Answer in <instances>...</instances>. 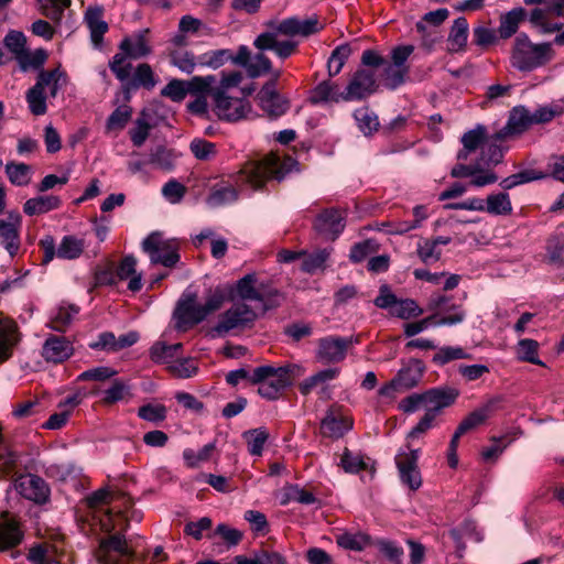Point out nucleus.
<instances>
[{"label":"nucleus","instance_id":"obj_1","mask_svg":"<svg viewBox=\"0 0 564 564\" xmlns=\"http://www.w3.org/2000/svg\"><path fill=\"white\" fill-rule=\"evenodd\" d=\"M451 302V297L434 293L427 301L426 310L432 312L431 315L403 325V333L406 337H413L430 327L453 326L460 324L466 318V312L460 304Z\"/></svg>","mask_w":564,"mask_h":564},{"label":"nucleus","instance_id":"obj_2","mask_svg":"<svg viewBox=\"0 0 564 564\" xmlns=\"http://www.w3.org/2000/svg\"><path fill=\"white\" fill-rule=\"evenodd\" d=\"M296 162L291 156L280 158L268 154L259 160L247 161L237 173L236 183L246 184L258 189L269 180L281 181L292 171Z\"/></svg>","mask_w":564,"mask_h":564},{"label":"nucleus","instance_id":"obj_3","mask_svg":"<svg viewBox=\"0 0 564 564\" xmlns=\"http://www.w3.org/2000/svg\"><path fill=\"white\" fill-rule=\"evenodd\" d=\"M387 64L386 58L375 50H366L361 54V67L349 78L346 91V101H360L373 95L379 84L375 70Z\"/></svg>","mask_w":564,"mask_h":564},{"label":"nucleus","instance_id":"obj_4","mask_svg":"<svg viewBox=\"0 0 564 564\" xmlns=\"http://www.w3.org/2000/svg\"><path fill=\"white\" fill-rule=\"evenodd\" d=\"M67 84L68 76L61 67L41 69L35 84L25 94L30 112L34 116L45 115L46 99L55 98Z\"/></svg>","mask_w":564,"mask_h":564},{"label":"nucleus","instance_id":"obj_5","mask_svg":"<svg viewBox=\"0 0 564 564\" xmlns=\"http://www.w3.org/2000/svg\"><path fill=\"white\" fill-rule=\"evenodd\" d=\"M224 300L223 292L215 291L207 297L205 304H199L197 303L196 293L186 291L180 299L174 312L176 328L186 330L203 322L209 314L221 307Z\"/></svg>","mask_w":564,"mask_h":564},{"label":"nucleus","instance_id":"obj_6","mask_svg":"<svg viewBox=\"0 0 564 564\" xmlns=\"http://www.w3.org/2000/svg\"><path fill=\"white\" fill-rule=\"evenodd\" d=\"M554 55L552 43L534 44L527 34L520 33L514 40L511 63L519 70L529 72L545 65Z\"/></svg>","mask_w":564,"mask_h":564},{"label":"nucleus","instance_id":"obj_7","mask_svg":"<svg viewBox=\"0 0 564 564\" xmlns=\"http://www.w3.org/2000/svg\"><path fill=\"white\" fill-rule=\"evenodd\" d=\"M250 382L259 386L258 392L262 398L275 400L292 383L291 367H257L251 373Z\"/></svg>","mask_w":564,"mask_h":564},{"label":"nucleus","instance_id":"obj_8","mask_svg":"<svg viewBox=\"0 0 564 564\" xmlns=\"http://www.w3.org/2000/svg\"><path fill=\"white\" fill-rule=\"evenodd\" d=\"M95 556L99 564H141L121 533L101 539Z\"/></svg>","mask_w":564,"mask_h":564},{"label":"nucleus","instance_id":"obj_9","mask_svg":"<svg viewBox=\"0 0 564 564\" xmlns=\"http://www.w3.org/2000/svg\"><path fill=\"white\" fill-rule=\"evenodd\" d=\"M425 372L422 360L412 358L397 372V375L379 390V394L386 398H394L395 393H402L420 384Z\"/></svg>","mask_w":564,"mask_h":564},{"label":"nucleus","instance_id":"obj_10","mask_svg":"<svg viewBox=\"0 0 564 564\" xmlns=\"http://www.w3.org/2000/svg\"><path fill=\"white\" fill-rule=\"evenodd\" d=\"M564 17V0H546L528 13L531 25L543 34H553L563 29L558 18Z\"/></svg>","mask_w":564,"mask_h":564},{"label":"nucleus","instance_id":"obj_11","mask_svg":"<svg viewBox=\"0 0 564 564\" xmlns=\"http://www.w3.org/2000/svg\"><path fill=\"white\" fill-rule=\"evenodd\" d=\"M142 249L152 263L173 268L180 261V243L176 239H164L161 232L150 234L142 242Z\"/></svg>","mask_w":564,"mask_h":564},{"label":"nucleus","instance_id":"obj_12","mask_svg":"<svg viewBox=\"0 0 564 564\" xmlns=\"http://www.w3.org/2000/svg\"><path fill=\"white\" fill-rule=\"evenodd\" d=\"M259 308L250 306L247 303H236L225 313H223L213 327V333L217 336H225L236 328H245L253 324L258 317Z\"/></svg>","mask_w":564,"mask_h":564},{"label":"nucleus","instance_id":"obj_13","mask_svg":"<svg viewBox=\"0 0 564 564\" xmlns=\"http://www.w3.org/2000/svg\"><path fill=\"white\" fill-rule=\"evenodd\" d=\"M373 303L377 307L388 310L392 316L401 319L419 317L424 313L414 300H399L387 284L380 286L379 295Z\"/></svg>","mask_w":564,"mask_h":564},{"label":"nucleus","instance_id":"obj_14","mask_svg":"<svg viewBox=\"0 0 564 564\" xmlns=\"http://www.w3.org/2000/svg\"><path fill=\"white\" fill-rule=\"evenodd\" d=\"M282 72L275 69L273 78L268 80L257 95L260 108L271 118L283 116L290 108V101L276 90L278 79Z\"/></svg>","mask_w":564,"mask_h":564},{"label":"nucleus","instance_id":"obj_15","mask_svg":"<svg viewBox=\"0 0 564 564\" xmlns=\"http://www.w3.org/2000/svg\"><path fill=\"white\" fill-rule=\"evenodd\" d=\"M237 294L243 301L256 302L254 307L261 312H265L279 297L276 290H264L262 286L257 285L256 274H247L237 282Z\"/></svg>","mask_w":564,"mask_h":564},{"label":"nucleus","instance_id":"obj_16","mask_svg":"<svg viewBox=\"0 0 564 564\" xmlns=\"http://www.w3.org/2000/svg\"><path fill=\"white\" fill-rule=\"evenodd\" d=\"M354 345L352 337L326 336L318 340L316 359L322 364H338L345 360Z\"/></svg>","mask_w":564,"mask_h":564},{"label":"nucleus","instance_id":"obj_17","mask_svg":"<svg viewBox=\"0 0 564 564\" xmlns=\"http://www.w3.org/2000/svg\"><path fill=\"white\" fill-rule=\"evenodd\" d=\"M417 460L419 449H412L409 446L402 448L395 456V464L398 466L401 480L412 490L419 489L422 485Z\"/></svg>","mask_w":564,"mask_h":564},{"label":"nucleus","instance_id":"obj_18","mask_svg":"<svg viewBox=\"0 0 564 564\" xmlns=\"http://www.w3.org/2000/svg\"><path fill=\"white\" fill-rule=\"evenodd\" d=\"M234 64L243 67L250 78H258L265 74H271L275 70L272 69L270 58L262 52L251 55L250 50L246 45H240L234 58Z\"/></svg>","mask_w":564,"mask_h":564},{"label":"nucleus","instance_id":"obj_19","mask_svg":"<svg viewBox=\"0 0 564 564\" xmlns=\"http://www.w3.org/2000/svg\"><path fill=\"white\" fill-rule=\"evenodd\" d=\"M214 110L220 120L236 122L245 119L250 112V105L247 100L231 96H212Z\"/></svg>","mask_w":564,"mask_h":564},{"label":"nucleus","instance_id":"obj_20","mask_svg":"<svg viewBox=\"0 0 564 564\" xmlns=\"http://www.w3.org/2000/svg\"><path fill=\"white\" fill-rule=\"evenodd\" d=\"M15 489L22 497L39 505L47 502L51 495L46 481L34 474L21 475L15 480Z\"/></svg>","mask_w":564,"mask_h":564},{"label":"nucleus","instance_id":"obj_21","mask_svg":"<svg viewBox=\"0 0 564 564\" xmlns=\"http://www.w3.org/2000/svg\"><path fill=\"white\" fill-rule=\"evenodd\" d=\"M271 30L260 33L253 41V45L260 51H274V53L282 59L290 57L296 52L297 43L291 40L279 41L278 32L274 23H270Z\"/></svg>","mask_w":564,"mask_h":564},{"label":"nucleus","instance_id":"obj_22","mask_svg":"<svg viewBox=\"0 0 564 564\" xmlns=\"http://www.w3.org/2000/svg\"><path fill=\"white\" fill-rule=\"evenodd\" d=\"M352 419L345 413L344 408L333 404L321 422V430L327 437L339 438L352 429Z\"/></svg>","mask_w":564,"mask_h":564},{"label":"nucleus","instance_id":"obj_23","mask_svg":"<svg viewBox=\"0 0 564 564\" xmlns=\"http://www.w3.org/2000/svg\"><path fill=\"white\" fill-rule=\"evenodd\" d=\"M21 340V333L15 321L0 314V365L12 358Z\"/></svg>","mask_w":564,"mask_h":564},{"label":"nucleus","instance_id":"obj_24","mask_svg":"<svg viewBox=\"0 0 564 564\" xmlns=\"http://www.w3.org/2000/svg\"><path fill=\"white\" fill-rule=\"evenodd\" d=\"M119 50L131 59L143 58L152 53L150 30L142 29L121 40Z\"/></svg>","mask_w":564,"mask_h":564},{"label":"nucleus","instance_id":"obj_25","mask_svg":"<svg viewBox=\"0 0 564 564\" xmlns=\"http://www.w3.org/2000/svg\"><path fill=\"white\" fill-rule=\"evenodd\" d=\"M274 25L276 26L278 32H280L281 35L285 36H310L312 34L319 32L323 29L317 17L315 15L304 20H301L295 17L288 18Z\"/></svg>","mask_w":564,"mask_h":564},{"label":"nucleus","instance_id":"obj_26","mask_svg":"<svg viewBox=\"0 0 564 564\" xmlns=\"http://www.w3.org/2000/svg\"><path fill=\"white\" fill-rule=\"evenodd\" d=\"M314 228L327 239H336L345 228L344 217L340 210L335 208L323 210L316 217Z\"/></svg>","mask_w":564,"mask_h":564},{"label":"nucleus","instance_id":"obj_27","mask_svg":"<svg viewBox=\"0 0 564 564\" xmlns=\"http://www.w3.org/2000/svg\"><path fill=\"white\" fill-rule=\"evenodd\" d=\"M74 352L73 344L64 336L51 335L44 341L42 356L47 362L59 364Z\"/></svg>","mask_w":564,"mask_h":564},{"label":"nucleus","instance_id":"obj_28","mask_svg":"<svg viewBox=\"0 0 564 564\" xmlns=\"http://www.w3.org/2000/svg\"><path fill=\"white\" fill-rule=\"evenodd\" d=\"M501 402L500 397L489 399L485 404L470 412L457 426L456 433L464 435L468 431L482 424L496 411L497 405Z\"/></svg>","mask_w":564,"mask_h":564},{"label":"nucleus","instance_id":"obj_29","mask_svg":"<svg viewBox=\"0 0 564 564\" xmlns=\"http://www.w3.org/2000/svg\"><path fill=\"white\" fill-rule=\"evenodd\" d=\"M459 395V391L451 387L432 388L424 391L425 405H430L426 411H434L435 415L453 403Z\"/></svg>","mask_w":564,"mask_h":564},{"label":"nucleus","instance_id":"obj_30","mask_svg":"<svg viewBox=\"0 0 564 564\" xmlns=\"http://www.w3.org/2000/svg\"><path fill=\"white\" fill-rule=\"evenodd\" d=\"M533 123L531 112L523 106L514 107L507 124L500 130V135L512 139L523 133Z\"/></svg>","mask_w":564,"mask_h":564},{"label":"nucleus","instance_id":"obj_31","mask_svg":"<svg viewBox=\"0 0 564 564\" xmlns=\"http://www.w3.org/2000/svg\"><path fill=\"white\" fill-rule=\"evenodd\" d=\"M312 104L341 102L346 101V91L340 90L338 84L332 80H323L312 91L310 97Z\"/></svg>","mask_w":564,"mask_h":564},{"label":"nucleus","instance_id":"obj_32","mask_svg":"<svg viewBox=\"0 0 564 564\" xmlns=\"http://www.w3.org/2000/svg\"><path fill=\"white\" fill-rule=\"evenodd\" d=\"M508 137L500 135V130L494 135L487 138L481 148V162L486 165H496L501 162L505 151L508 149L503 143L508 141Z\"/></svg>","mask_w":564,"mask_h":564},{"label":"nucleus","instance_id":"obj_33","mask_svg":"<svg viewBox=\"0 0 564 564\" xmlns=\"http://www.w3.org/2000/svg\"><path fill=\"white\" fill-rule=\"evenodd\" d=\"M528 18L525 9L522 7L513 8L500 17V24L498 28L499 37L507 40L514 35L519 25L524 19Z\"/></svg>","mask_w":564,"mask_h":564},{"label":"nucleus","instance_id":"obj_34","mask_svg":"<svg viewBox=\"0 0 564 564\" xmlns=\"http://www.w3.org/2000/svg\"><path fill=\"white\" fill-rule=\"evenodd\" d=\"M85 22L90 31V37L95 46L102 42L104 34L108 31V24L104 20L101 8H89L85 13Z\"/></svg>","mask_w":564,"mask_h":564},{"label":"nucleus","instance_id":"obj_35","mask_svg":"<svg viewBox=\"0 0 564 564\" xmlns=\"http://www.w3.org/2000/svg\"><path fill=\"white\" fill-rule=\"evenodd\" d=\"M62 200L55 195H42L28 199L23 212L28 216H35L59 208Z\"/></svg>","mask_w":564,"mask_h":564},{"label":"nucleus","instance_id":"obj_36","mask_svg":"<svg viewBox=\"0 0 564 564\" xmlns=\"http://www.w3.org/2000/svg\"><path fill=\"white\" fill-rule=\"evenodd\" d=\"M158 80L151 68L147 63L139 64L134 70L133 78L123 85L124 91L128 94L130 89H137L143 87L151 90L155 87Z\"/></svg>","mask_w":564,"mask_h":564},{"label":"nucleus","instance_id":"obj_37","mask_svg":"<svg viewBox=\"0 0 564 564\" xmlns=\"http://www.w3.org/2000/svg\"><path fill=\"white\" fill-rule=\"evenodd\" d=\"M22 538L23 533L15 520L3 519L0 521V551L17 546Z\"/></svg>","mask_w":564,"mask_h":564},{"label":"nucleus","instance_id":"obj_38","mask_svg":"<svg viewBox=\"0 0 564 564\" xmlns=\"http://www.w3.org/2000/svg\"><path fill=\"white\" fill-rule=\"evenodd\" d=\"M137 260L133 256H126L117 268V275L120 280L131 278L128 289L138 292L142 289V276L135 272Z\"/></svg>","mask_w":564,"mask_h":564},{"label":"nucleus","instance_id":"obj_39","mask_svg":"<svg viewBox=\"0 0 564 564\" xmlns=\"http://www.w3.org/2000/svg\"><path fill=\"white\" fill-rule=\"evenodd\" d=\"M182 348L181 343L167 345L164 341H156L150 348V358L155 364H167L170 366Z\"/></svg>","mask_w":564,"mask_h":564},{"label":"nucleus","instance_id":"obj_40","mask_svg":"<svg viewBox=\"0 0 564 564\" xmlns=\"http://www.w3.org/2000/svg\"><path fill=\"white\" fill-rule=\"evenodd\" d=\"M6 174L14 186H28L32 180V167L29 164L9 161L6 164Z\"/></svg>","mask_w":564,"mask_h":564},{"label":"nucleus","instance_id":"obj_41","mask_svg":"<svg viewBox=\"0 0 564 564\" xmlns=\"http://www.w3.org/2000/svg\"><path fill=\"white\" fill-rule=\"evenodd\" d=\"M101 403L104 405H111L117 402H128L132 398L131 387L119 379L112 381L111 386L104 390Z\"/></svg>","mask_w":564,"mask_h":564},{"label":"nucleus","instance_id":"obj_42","mask_svg":"<svg viewBox=\"0 0 564 564\" xmlns=\"http://www.w3.org/2000/svg\"><path fill=\"white\" fill-rule=\"evenodd\" d=\"M468 37V23L464 17L457 18L448 34V50L451 52H459L464 50L467 44Z\"/></svg>","mask_w":564,"mask_h":564},{"label":"nucleus","instance_id":"obj_43","mask_svg":"<svg viewBox=\"0 0 564 564\" xmlns=\"http://www.w3.org/2000/svg\"><path fill=\"white\" fill-rule=\"evenodd\" d=\"M279 500L281 506H286L292 501L302 505H313L316 498L312 492L304 490L299 485H286L279 494Z\"/></svg>","mask_w":564,"mask_h":564},{"label":"nucleus","instance_id":"obj_44","mask_svg":"<svg viewBox=\"0 0 564 564\" xmlns=\"http://www.w3.org/2000/svg\"><path fill=\"white\" fill-rule=\"evenodd\" d=\"M486 140V128L482 126H478L476 129L467 131L462 137L464 150L458 152L457 159L466 160L468 153L477 150L478 148H482Z\"/></svg>","mask_w":564,"mask_h":564},{"label":"nucleus","instance_id":"obj_45","mask_svg":"<svg viewBox=\"0 0 564 564\" xmlns=\"http://www.w3.org/2000/svg\"><path fill=\"white\" fill-rule=\"evenodd\" d=\"M0 239L11 257H14L20 248L18 226L13 223L0 220Z\"/></svg>","mask_w":564,"mask_h":564},{"label":"nucleus","instance_id":"obj_46","mask_svg":"<svg viewBox=\"0 0 564 564\" xmlns=\"http://www.w3.org/2000/svg\"><path fill=\"white\" fill-rule=\"evenodd\" d=\"M85 248L84 239L77 238L75 236H65L63 237L56 256L61 259L73 260L77 259L82 256Z\"/></svg>","mask_w":564,"mask_h":564},{"label":"nucleus","instance_id":"obj_47","mask_svg":"<svg viewBox=\"0 0 564 564\" xmlns=\"http://www.w3.org/2000/svg\"><path fill=\"white\" fill-rule=\"evenodd\" d=\"M485 212L490 215H510L512 213V204L507 193L501 192L491 194L485 202Z\"/></svg>","mask_w":564,"mask_h":564},{"label":"nucleus","instance_id":"obj_48","mask_svg":"<svg viewBox=\"0 0 564 564\" xmlns=\"http://www.w3.org/2000/svg\"><path fill=\"white\" fill-rule=\"evenodd\" d=\"M238 198L237 189L230 185L214 186L208 195L207 203L212 207H219L225 204L235 202Z\"/></svg>","mask_w":564,"mask_h":564},{"label":"nucleus","instance_id":"obj_49","mask_svg":"<svg viewBox=\"0 0 564 564\" xmlns=\"http://www.w3.org/2000/svg\"><path fill=\"white\" fill-rule=\"evenodd\" d=\"M354 118L357 122L359 130L365 134L369 135L378 130L379 120L377 115L371 111L368 107H360L355 110Z\"/></svg>","mask_w":564,"mask_h":564},{"label":"nucleus","instance_id":"obj_50","mask_svg":"<svg viewBox=\"0 0 564 564\" xmlns=\"http://www.w3.org/2000/svg\"><path fill=\"white\" fill-rule=\"evenodd\" d=\"M539 343L534 339L524 338L519 340L516 354L520 361L530 362L538 366H543V362L538 357Z\"/></svg>","mask_w":564,"mask_h":564},{"label":"nucleus","instance_id":"obj_51","mask_svg":"<svg viewBox=\"0 0 564 564\" xmlns=\"http://www.w3.org/2000/svg\"><path fill=\"white\" fill-rule=\"evenodd\" d=\"M471 356L462 347L444 346L434 354L432 361L437 366H444L451 361L469 359Z\"/></svg>","mask_w":564,"mask_h":564},{"label":"nucleus","instance_id":"obj_52","mask_svg":"<svg viewBox=\"0 0 564 564\" xmlns=\"http://www.w3.org/2000/svg\"><path fill=\"white\" fill-rule=\"evenodd\" d=\"M37 3L43 15L54 22H59L64 10L70 6L72 0H37Z\"/></svg>","mask_w":564,"mask_h":564},{"label":"nucleus","instance_id":"obj_53","mask_svg":"<svg viewBox=\"0 0 564 564\" xmlns=\"http://www.w3.org/2000/svg\"><path fill=\"white\" fill-rule=\"evenodd\" d=\"M350 54L351 48L348 44H341L332 52L327 62L329 77H334L341 72Z\"/></svg>","mask_w":564,"mask_h":564},{"label":"nucleus","instance_id":"obj_54","mask_svg":"<svg viewBox=\"0 0 564 564\" xmlns=\"http://www.w3.org/2000/svg\"><path fill=\"white\" fill-rule=\"evenodd\" d=\"M129 58L123 52H119L109 61V68L115 74L116 78L123 85L128 82L131 75L132 64L127 62Z\"/></svg>","mask_w":564,"mask_h":564},{"label":"nucleus","instance_id":"obj_55","mask_svg":"<svg viewBox=\"0 0 564 564\" xmlns=\"http://www.w3.org/2000/svg\"><path fill=\"white\" fill-rule=\"evenodd\" d=\"M410 68L398 67L392 64L386 65L383 68V82L388 89L394 90L403 85L409 75Z\"/></svg>","mask_w":564,"mask_h":564},{"label":"nucleus","instance_id":"obj_56","mask_svg":"<svg viewBox=\"0 0 564 564\" xmlns=\"http://www.w3.org/2000/svg\"><path fill=\"white\" fill-rule=\"evenodd\" d=\"M243 438L247 442L249 453L253 456H260L269 438V433L262 427L253 429L245 432Z\"/></svg>","mask_w":564,"mask_h":564},{"label":"nucleus","instance_id":"obj_57","mask_svg":"<svg viewBox=\"0 0 564 564\" xmlns=\"http://www.w3.org/2000/svg\"><path fill=\"white\" fill-rule=\"evenodd\" d=\"M77 314L78 308L74 305L59 306L51 318L50 325L54 330L65 332Z\"/></svg>","mask_w":564,"mask_h":564},{"label":"nucleus","instance_id":"obj_58","mask_svg":"<svg viewBox=\"0 0 564 564\" xmlns=\"http://www.w3.org/2000/svg\"><path fill=\"white\" fill-rule=\"evenodd\" d=\"M214 449V443H208L204 445L199 451H194L192 448L184 449L183 458L185 460L186 466L189 468L198 467L202 463L209 460Z\"/></svg>","mask_w":564,"mask_h":564},{"label":"nucleus","instance_id":"obj_59","mask_svg":"<svg viewBox=\"0 0 564 564\" xmlns=\"http://www.w3.org/2000/svg\"><path fill=\"white\" fill-rule=\"evenodd\" d=\"M543 177H544V174L541 172H538L535 170H524V171H521L519 173H516L513 175H510V176L503 178L499 185L505 191H508L518 185L529 183L532 181H536V180H541Z\"/></svg>","mask_w":564,"mask_h":564},{"label":"nucleus","instance_id":"obj_60","mask_svg":"<svg viewBox=\"0 0 564 564\" xmlns=\"http://www.w3.org/2000/svg\"><path fill=\"white\" fill-rule=\"evenodd\" d=\"M47 58V54L44 50L39 48L34 52H30L28 48L19 55L15 59L18 61L22 70L37 69L42 67Z\"/></svg>","mask_w":564,"mask_h":564},{"label":"nucleus","instance_id":"obj_61","mask_svg":"<svg viewBox=\"0 0 564 564\" xmlns=\"http://www.w3.org/2000/svg\"><path fill=\"white\" fill-rule=\"evenodd\" d=\"M132 116V108L128 105L117 107L107 119L106 129L108 131L122 130Z\"/></svg>","mask_w":564,"mask_h":564},{"label":"nucleus","instance_id":"obj_62","mask_svg":"<svg viewBox=\"0 0 564 564\" xmlns=\"http://www.w3.org/2000/svg\"><path fill=\"white\" fill-rule=\"evenodd\" d=\"M339 466L349 474H356L360 470L368 468V463L365 460L364 456L357 453H352L348 448H345L341 457Z\"/></svg>","mask_w":564,"mask_h":564},{"label":"nucleus","instance_id":"obj_63","mask_svg":"<svg viewBox=\"0 0 564 564\" xmlns=\"http://www.w3.org/2000/svg\"><path fill=\"white\" fill-rule=\"evenodd\" d=\"M336 541L343 549L361 551L368 545L369 539L362 533L344 532L336 535Z\"/></svg>","mask_w":564,"mask_h":564},{"label":"nucleus","instance_id":"obj_64","mask_svg":"<svg viewBox=\"0 0 564 564\" xmlns=\"http://www.w3.org/2000/svg\"><path fill=\"white\" fill-rule=\"evenodd\" d=\"M215 83L214 76H194L189 80H185L186 93L191 95L200 96L209 94L212 96L213 84Z\"/></svg>","mask_w":564,"mask_h":564}]
</instances>
